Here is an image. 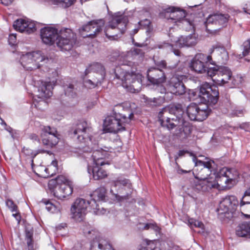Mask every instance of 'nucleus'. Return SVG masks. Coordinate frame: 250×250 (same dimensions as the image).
I'll use <instances>...</instances> for the list:
<instances>
[{
    "mask_svg": "<svg viewBox=\"0 0 250 250\" xmlns=\"http://www.w3.org/2000/svg\"><path fill=\"white\" fill-rule=\"evenodd\" d=\"M88 205H90L95 210L94 212L97 215L104 214L106 211L103 208L100 209L99 204L96 203L95 199L89 202L83 198H77L71 207L70 211L72 218L77 221L83 220L86 213V209Z\"/></svg>",
    "mask_w": 250,
    "mask_h": 250,
    "instance_id": "obj_7",
    "label": "nucleus"
},
{
    "mask_svg": "<svg viewBox=\"0 0 250 250\" xmlns=\"http://www.w3.org/2000/svg\"><path fill=\"white\" fill-rule=\"evenodd\" d=\"M183 114L181 104L166 106L159 112V121L162 126L171 129L176 125H179V124L183 123Z\"/></svg>",
    "mask_w": 250,
    "mask_h": 250,
    "instance_id": "obj_3",
    "label": "nucleus"
},
{
    "mask_svg": "<svg viewBox=\"0 0 250 250\" xmlns=\"http://www.w3.org/2000/svg\"><path fill=\"white\" fill-rule=\"evenodd\" d=\"M148 104L152 106H158L161 105L165 102V98L162 97L158 98H149L147 100Z\"/></svg>",
    "mask_w": 250,
    "mask_h": 250,
    "instance_id": "obj_40",
    "label": "nucleus"
},
{
    "mask_svg": "<svg viewBox=\"0 0 250 250\" xmlns=\"http://www.w3.org/2000/svg\"><path fill=\"white\" fill-rule=\"evenodd\" d=\"M38 94H37V96L38 97V98L41 99L40 100H38L37 99H35L33 102V104L35 107L37 108L42 110L44 109V108L47 106V103L42 99L45 98V97H40L39 95V91H38Z\"/></svg>",
    "mask_w": 250,
    "mask_h": 250,
    "instance_id": "obj_39",
    "label": "nucleus"
},
{
    "mask_svg": "<svg viewBox=\"0 0 250 250\" xmlns=\"http://www.w3.org/2000/svg\"><path fill=\"white\" fill-rule=\"evenodd\" d=\"M64 184H69L65 177L62 175L58 176L55 179H51L48 182V186L50 189L53 188L56 186H60Z\"/></svg>",
    "mask_w": 250,
    "mask_h": 250,
    "instance_id": "obj_33",
    "label": "nucleus"
},
{
    "mask_svg": "<svg viewBox=\"0 0 250 250\" xmlns=\"http://www.w3.org/2000/svg\"><path fill=\"white\" fill-rule=\"evenodd\" d=\"M105 152L103 150H94L92 157L93 160V164L103 166L105 163L102 160L104 157Z\"/></svg>",
    "mask_w": 250,
    "mask_h": 250,
    "instance_id": "obj_32",
    "label": "nucleus"
},
{
    "mask_svg": "<svg viewBox=\"0 0 250 250\" xmlns=\"http://www.w3.org/2000/svg\"><path fill=\"white\" fill-rule=\"evenodd\" d=\"M220 63L222 64H226L229 60V54L226 49L220 46Z\"/></svg>",
    "mask_w": 250,
    "mask_h": 250,
    "instance_id": "obj_42",
    "label": "nucleus"
},
{
    "mask_svg": "<svg viewBox=\"0 0 250 250\" xmlns=\"http://www.w3.org/2000/svg\"><path fill=\"white\" fill-rule=\"evenodd\" d=\"M83 233L86 235L87 236H88V235L92 233L94 234L95 233V231L93 230H88V229H83Z\"/></svg>",
    "mask_w": 250,
    "mask_h": 250,
    "instance_id": "obj_59",
    "label": "nucleus"
},
{
    "mask_svg": "<svg viewBox=\"0 0 250 250\" xmlns=\"http://www.w3.org/2000/svg\"><path fill=\"white\" fill-rule=\"evenodd\" d=\"M179 125H176L177 128L176 130L174 135L178 139L181 141L188 138L191 133V127L188 125V123L183 122V124H179Z\"/></svg>",
    "mask_w": 250,
    "mask_h": 250,
    "instance_id": "obj_24",
    "label": "nucleus"
},
{
    "mask_svg": "<svg viewBox=\"0 0 250 250\" xmlns=\"http://www.w3.org/2000/svg\"><path fill=\"white\" fill-rule=\"evenodd\" d=\"M90 130L87 123L83 121L77 123L73 129V137L76 138L78 142L86 144V146H82L78 149L77 152L81 155L83 152H91L96 147V146H92L91 138L88 135Z\"/></svg>",
    "mask_w": 250,
    "mask_h": 250,
    "instance_id": "obj_8",
    "label": "nucleus"
},
{
    "mask_svg": "<svg viewBox=\"0 0 250 250\" xmlns=\"http://www.w3.org/2000/svg\"><path fill=\"white\" fill-rule=\"evenodd\" d=\"M54 195L60 199H63L71 195L73 188L69 184H64L60 186H56L53 188Z\"/></svg>",
    "mask_w": 250,
    "mask_h": 250,
    "instance_id": "obj_23",
    "label": "nucleus"
},
{
    "mask_svg": "<svg viewBox=\"0 0 250 250\" xmlns=\"http://www.w3.org/2000/svg\"><path fill=\"white\" fill-rule=\"evenodd\" d=\"M243 78L240 75H237L233 78L232 83L234 85L238 86L243 82Z\"/></svg>",
    "mask_w": 250,
    "mask_h": 250,
    "instance_id": "obj_49",
    "label": "nucleus"
},
{
    "mask_svg": "<svg viewBox=\"0 0 250 250\" xmlns=\"http://www.w3.org/2000/svg\"><path fill=\"white\" fill-rule=\"evenodd\" d=\"M49 81L41 82L38 87L39 96L40 97L49 98L52 95V90L57 82L58 76V72L55 69H50L48 71Z\"/></svg>",
    "mask_w": 250,
    "mask_h": 250,
    "instance_id": "obj_14",
    "label": "nucleus"
},
{
    "mask_svg": "<svg viewBox=\"0 0 250 250\" xmlns=\"http://www.w3.org/2000/svg\"><path fill=\"white\" fill-rule=\"evenodd\" d=\"M29 138L33 141H39V138L38 136L35 134H31L29 135Z\"/></svg>",
    "mask_w": 250,
    "mask_h": 250,
    "instance_id": "obj_57",
    "label": "nucleus"
},
{
    "mask_svg": "<svg viewBox=\"0 0 250 250\" xmlns=\"http://www.w3.org/2000/svg\"><path fill=\"white\" fill-rule=\"evenodd\" d=\"M117 186L120 187L122 186H127L128 188H130L131 185L130 183H129V181L127 180H119L113 182L111 188L113 187L115 188ZM110 192L114 196L115 198L119 202H122L129 198L130 194L128 193L126 195L120 196L117 193H114L112 188H111Z\"/></svg>",
    "mask_w": 250,
    "mask_h": 250,
    "instance_id": "obj_25",
    "label": "nucleus"
},
{
    "mask_svg": "<svg viewBox=\"0 0 250 250\" xmlns=\"http://www.w3.org/2000/svg\"><path fill=\"white\" fill-rule=\"evenodd\" d=\"M138 30H139V28H134L133 30V31H132V33H131V35H135V34H136L138 32Z\"/></svg>",
    "mask_w": 250,
    "mask_h": 250,
    "instance_id": "obj_64",
    "label": "nucleus"
},
{
    "mask_svg": "<svg viewBox=\"0 0 250 250\" xmlns=\"http://www.w3.org/2000/svg\"><path fill=\"white\" fill-rule=\"evenodd\" d=\"M58 30L51 27H45L41 30V36L42 42L47 45H52L58 38Z\"/></svg>",
    "mask_w": 250,
    "mask_h": 250,
    "instance_id": "obj_20",
    "label": "nucleus"
},
{
    "mask_svg": "<svg viewBox=\"0 0 250 250\" xmlns=\"http://www.w3.org/2000/svg\"><path fill=\"white\" fill-rule=\"evenodd\" d=\"M106 192V190L104 187H100L97 188L92 195L94 197L93 199H95L96 202V200L99 201L104 200L105 197Z\"/></svg>",
    "mask_w": 250,
    "mask_h": 250,
    "instance_id": "obj_37",
    "label": "nucleus"
},
{
    "mask_svg": "<svg viewBox=\"0 0 250 250\" xmlns=\"http://www.w3.org/2000/svg\"><path fill=\"white\" fill-rule=\"evenodd\" d=\"M121 109H124L122 105H116L113 109L114 115L108 116L105 119L104 123L105 130L116 133L125 130V125L129 124L134 115L133 113H130L127 117L126 115L119 112Z\"/></svg>",
    "mask_w": 250,
    "mask_h": 250,
    "instance_id": "obj_4",
    "label": "nucleus"
},
{
    "mask_svg": "<svg viewBox=\"0 0 250 250\" xmlns=\"http://www.w3.org/2000/svg\"><path fill=\"white\" fill-rule=\"evenodd\" d=\"M249 203H250V188L245 192L240 204V207H243Z\"/></svg>",
    "mask_w": 250,
    "mask_h": 250,
    "instance_id": "obj_44",
    "label": "nucleus"
},
{
    "mask_svg": "<svg viewBox=\"0 0 250 250\" xmlns=\"http://www.w3.org/2000/svg\"><path fill=\"white\" fill-rule=\"evenodd\" d=\"M85 75L88 76L91 79L84 82L86 86L94 88L100 84L105 76V71L104 66L100 63L95 62L88 66L85 71Z\"/></svg>",
    "mask_w": 250,
    "mask_h": 250,
    "instance_id": "obj_10",
    "label": "nucleus"
},
{
    "mask_svg": "<svg viewBox=\"0 0 250 250\" xmlns=\"http://www.w3.org/2000/svg\"><path fill=\"white\" fill-rule=\"evenodd\" d=\"M46 153L48 154H51V153L50 151L45 150L42 149H38V150H37L36 151H35V154H34V155L36 156L37 155H38L39 153Z\"/></svg>",
    "mask_w": 250,
    "mask_h": 250,
    "instance_id": "obj_55",
    "label": "nucleus"
},
{
    "mask_svg": "<svg viewBox=\"0 0 250 250\" xmlns=\"http://www.w3.org/2000/svg\"><path fill=\"white\" fill-rule=\"evenodd\" d=\"M13 27L15 30L21 32H26L30 34L36 30L34 22L26 21L23 19H18L14 22Z\"/></svg>",
    "mask_w": 250,
    "mask_h": 250,
    "instance_id": "obj_21",
    "label": "nucleus"
},
{
    "mask_svg": "<svg viewBox=\"0 0 250 250\" xmlns=\"http://www.w3.org/2000/svg\"><path fill=\"white\" fill-rule=\"evenodd\" d=\"M104 24V22L102 19L91 21L83 25L79 31L84 37H94L102 31Z\"/></svg>",
    "mask_w": 250,
    "mask_h": 250,
    "instance_id": "obj_16",
    "label": "nucleus"
},
{
    "mask_svg": "<svg viewBox=\"0 0 250 250\" xmlns=\"http://www.w3.org/2000/svg\"><path fill=\"white\" fill-rule=\"evenodd\" d=\"M14 0H0V3L4 5L8 6L10 5Z\"/></svg>",
    "mask_w": 250,
    "mask_h": 250,
    "instance_id": "obj_56",
    "label": "nucleus"
},
{
    "mask_svg": "<svg viewBox=\"0 0 250 250\" xmlns=\"http://www.w3.org/2000/svg\"><path fill=\"white\" fill-rule=\"evenodd\" d=\"M8 42L10 45H15L17 42L16 35L15 34H12L10 35L9 37Z\"/></svg>",
    "mask_w": 250,
    "mask_h": 250,
    "instance_id": "obj_50",
    "label": "nucleus"
},
{
    "mask_svg": "<svg viewBox=\"0 0 250 250\" xmlns=\"http://www.w3.org/2000/svg\"><path fill=\"white\" fill-rule=\"evenodd\" d=\"M90 246L91 250L96 249L110 250L112 249L111 245L104 240L94 239L91 242Z\"/></svg>",
    "mask_w": 250,
    "mask_h": 250,
    "instance_id": "obj_30",
    "label": "nucleus"
},
{
    "mask_svg": "<svg viewBox=\"0 0 250 250\" xmlns=\"http://www.w3.org/2000/svg\"><path fill=\"white\" fill-rule=\"evenodd\" d=\"M74 86L72 84H70L67 88L65 90V94L69 95V93L73 89Z\"/></svg>",
    "mask_w": 250,
    "mask_h": 250,
    "instance_id": "obj_58",
    "label": "nucleus"
},
{
    "mask_svg": "<svg viewBox=\"0 0 250 250\" xmlns=\"http://www.w3.org/2000/svg\"><path fill=\"white\" fill-rule=\"evenodd\" d=\"M15 218L16 219V220L18 221V224H20L21 219V217L20 214L16 215Z\"/></svg>",
    "mask_w": 250,
    "mask_h": 250,
    "instance_id": "obj_62",
    "label": "nucleus"
},
{
    "mask_svg": "<svg viewBox=\"0 0 250 250\" xmlns=\"http://www.w3.org/2000/svg\"><path fill=\"white\" fill-rule=\"evenodd\" d=\"M177 9V7L174 6H170L166 8L164 10V14L165 18L168 20H171L173 23H175V10Z\"/></svg>",
    "mask_w": 250,
    "mask_h": 250,
    "instance_id": "obj_36",
    "label": "nucleus"
},
{
    "mask_svg": "<svg viewBox=\"0 0 250 250\" xmlns=\"http://www.w3.org/2000/svg\"><path fill=\"white\" fill-rule=\"evenodd\" d=\"M186 13L184 10L180 9L179 8L177 7L175 10V23L181 21L183 24L185 25L189 24L191 28H193V25L191 21H188L187 19H185L186 17Z\"/></svg>",
    "mask_w": 250,
    "mask_h": 250,
    "instance_id": "obj_31",
    "label": "nucleus"
},
{
    "mask_svg": "<svg viewBox=\"0 0 250 250\" xmlns=\"http://www.w3.org/2000/svg\"><path fill=\"white\" fill-rule=\"evenodd\" d=\"M155 65L158 67V68H166V69H173L175 68L176 66V64H174L173 65H168V66H167V62L165 60H161V61H155Z\"/></svg>",
    "mask_w": 250,
    "mask_h": 250,
    "instance_id": "obj_45",
    "label": "nucleus"
},
{
    "mask_svg": "<svg viewBox=\"0 0 250 250\" xmlns=\"http://www.w3.org/2000/svg\"><path fill=\"white\" fill-rule=\"evenodd\" d=\"M229 18V16L228 14L220 13V26L222 27L226 26Z\"/></svg>",
    "mask_w": 250,
    "mask_h": 250,
    "instance_id": "obj_47",
    "label": "nucleus"
},
{
    "mask_svg": "<svg viewBox=\"0 0 250 250\" xmlns=\"http://www.w3.org/2000/svg\"><path fill=\"white\" fill-rule=\"evenodd\" d=\"M138 24L140 26L145 27L149 26L150 24V21L147 19H145L138 22Z\"/></svg>",
    "mask_w": 250,
    "mask_h": 250,
    "instance_id": "obj_52",
    "label": "nucleus"
},
{
    "mask_svg": "<svg viewBox=\"0 0 250 250\" xmlns=\"http://www.w3.org/2000/svg\"><path fill=\"white\" fill-rule=\"evenodd\" d=\"M43 131V134H42V137L44 146L48 147H52L57 144L59 138L56 128L47 126L44 127Z\"/></svg>",
    "mask_w": 250,
    "mask_h": 250,
    "instance_id": "obj_17",
    "label": "nucleus"
},
{
    "mask_svg": "<svg viewBox=\"0 0 250 250\" xmlns=\"http://www.w3.org/2000/svg\"><path fill=\"white\" fill-rule=\"evenodd\" d=\"M53 166L55 168H56L57 167V161L56 160L53 161L51 163V165L50 167Z\"/></svg>",
    "mask_w": 250,
    "mask_h": 250,
    "instance_id": "obj_63",
    "label": "nucleus"
},
{
    "mask_svg": "<svg viewBox=\"0 0 250 250\" xmlns=\"http://www.w3.org/2000/svg\"><path fill=\"white\" fill-rule=\"evenodd\" d=\"M128 21V15L125 12H118L110 15L104 29L106 37L110 40H117L119 36L125 31Z\"/></svg>",
    "mask_w": 250,
    "mask_h": 250,
    "instance_id": "obj_5",
    "label": "nucleus"
},
{
    "mask_svg": "<svg viewBox=\"0 0 250 250\" xmlns=\"http://www.w3.org/2000/svg\"><path fill=\"white\" fill-rule=\"evenodd\" d=\"M246 7H244L243 9L245 12L247 13L250 15V2H249L248 4H247Z\"/></svg>",
    "mask_w": 250,
    "mask_h": 250,
    "instance_id": "obj_60",
    "label": "nucleus"
},
{
    "mask_svg": "<svg viewBox=\"0 0 250 250\" xmlns=\"http://www.w3.org/2000/svg\"><path fill=\"white\" fill-rule=\"evenodd\" d=\"M22 152L25 156L29 157V158L31 159V165L33 166V158L36 157V156L34 155V154H35V151H33L32 150L29 148L23 147Z\"/></svg>",
    "mask_w": 250,
    "mask_h": 250,
    "instance_id": "obj_46",
    "label": "nucleus"
},
{
    "mask_svg": "<svg viewBox=\"0 0 250 250\" xmlns=\"http://www.w3.org/2000/svg\"><path fill=\"white\" fill-rule=\"evenodd\" d=\"M209 62L210 64H213L210 56L198 53L192 60L190 67L195 72L203 74L206 73Z\"/></svg>",
    "mask_w": 250,
    "mask_h": 250,
    "instance_id": "obj_15",
    "label": "nucleus"
},
{
    "mask_svg": "<svg viewBox=\"0 0 250 250\" xmlns=\"http://www.w3.org/2000/svg\"><path fill=\"white\" fill-rule=\"evenodd\" d=\"M76 34L69 28H62L59 32L56 43L62 51H69L74 46L76 42Z\"/></svg>",
    "mask_w": 250,
    "mask_h": 250,
    "instance_id": "obj_12",
    "label": "nucleus"
},
{
    "mask_svg": "<svg viewBox=\"0 0 250 250\" xmlns=\"http://www.w3.org/2000/svg\"><path fill=\"white\" fill-rule=\"evenodd\" d=\"M145 52L141 49L133 47L126 53L127 57L131 56L134 59L142 60L144 57Z\"/></svg>",
    "mask_w": 250,
    "mask_h": 250,
    "instance_id": "obj_35",
    "label": "nucleus"
},
{
    "mask_svg": "<svg viewBox=\"0 0 250 250\" xmlns=\"http://www.w3.org/2000/svg\"><path fill=\"white\" fill-rule=\"evenodd\" d=\"M101 165L93 164V166L88 167V172L93 174V178L96 180L105 178L107 174L105 170L100 167Z\"/></svg>",
    "mask_w": 250,
    "mask_h": 250,
    "instance_id": "obj_26",
    "label": "nucleus"
},
{
    "mask_svg": "<svg viewBox=\"0 0 250 250\" xmlns=\"http://www.w3.org/2000/svg\"><path fill=\"white\" fill-rule=\"evenodd\" d=\"M147 78L150 83L159 85L165 83L166 77L164 72L160 68L151 67L147 70Z\"/></svg>",
    "mask_w": 250,
    "mask_h": 250,
    "instance_id": "obj_19",
    "label": "nucleus"
},
{
    "mask_svg": "<svg viewBox=\"0 0 250 250\" xmlns=\"http://www.w3.org/2000/svg\"><path fill=\"white\" fill-rule=\"evenodd\" d=\"M33 229L26 228L25 229V239L29 249H31L33 248Z\"/></svg>",
    "mask_w": 250,
    "mask_h": 250,
    "instance_id": "obj_38",
    "label": "nucleus"
},
{
    "mask_svg": "<svg viewBox=\"0 0 250 250\" xmlns=\"http://www.w3.org/2000/svg\"><path fill=\"white\" fill-rule=\"evenodd\" d=\"M246 206H244L242 208V209H247L249 212H250V203L247 204L245 205Z\"/></svg>",
    "mask_w": 250,
    "mask_h": 250,
    "instance_id": "obj_61",
    "label": "nucleus"
},
{
    "mask_svg": "<svg viewBox=\"0 0 250 250\" xmlns=\"http://www.w3.org/2000/svg\"><path fill=\"white\" fill-rule=\"evenodd\" d=\"M185 153H186V151H185L184 150H180L178 152L177 154L175 156V163H176V165L178 166V164L177 163V160H178V159L179 157L184 156L185 155Z\"/></svg>",
    "mask_w": 250,
    "mask_h": 250,
    "instance_id": "obj_53",
    "label": "nucleus"
},
{
    "mask_svg": "<svg viewBox=\"0 0 250 250\" xmlns=\"http://www.w3.org/2000/svg\"><path fill=\"white\" fill-rule=\"evenodd\" d=\"M243 113V110L236 109V110H232L231 114L233 116H239L242 115Z\"/></svg>",
    "mask_w": 250,
    "mask_h": 250,
    "instance_id": "obj_54",
    "label": "nucleus"
},
{
    "mask_svg": "<svg viewBox=\"0 0 250 250\" xmlns=\"http://www.w3.org/2000/svg\"><path fill=\"white\" fill-rule=\"evenodd\" d=\"M238 172L234 168L223 167L220 169V190H228L234 187L238 182Z\"/></svg>",
    "mask_w": 250,
    "mask_h": 250,
    "instance_id": "obj_13",
    "label": "nucleus"
},
{
    "mask_svg": "<svg viewBox=\"0 0 250 250\" xmlns=\"http://www.w3.org/2000/svg\"><path fill=\"white\" fill-rule=\"evenodd\" d=\"M201 102L204 104H196L192 103L187 108V113L188 118L192 121H203L205 120L209 114L210 110L208 106L213 105L215 104H210L208 102H205L199 96Z\"/></svg>",
    "mask_w": 250,
    "mask_h": 250,
    "instance_id": "obj_11",
    "label": "nucleus"
},
{
    "mask_svg": "<svg viewBox=\"0 0 250 250\" xmlns=\"http://www.w3.org/2000/svg\"><path fill=\"white\" fill-rule=\"evenodd\" d=\"M219 21V15L214 14L210 15L206 21V30L210 33H216L217 30L213 27L214 25H217Z\"/></svg>",
    "mask_w": 250,
    "mask_h": 250,
    "instance_id": "obj_29",
    "label": "nucleus"
},
{
    "mask_svg": "<svg viewBox=\"0 0 250 250\" xmlns=\"http://www.w3.org/2000/svg\"><path fill=\"white\" fill-rule=\"evenodd\" d=\"M115 80L117 83L131 92H139L141 89L142 76L139 73L126 70L121 66H116L114 70Z\"/></svg>",
    "mask_w": 250,
    "mask_h": 250,
    "instance_id": "obj_2",
    "label": "nucleus"
},
{
    "mask_svg": "<svg viewBox=\"0 0 250 250\" xmlns=\"http://www.w3.org/2000/svg\"><path fill=\"white\" fill-rule=\"evenodd\" d=\"M6 205L12 212L17 211L18 207L12 200H7L6 201Z\"/></svg>",
    "mask_w": 250,
    "mask_h": 250,
    "instance_id": "obj_48",
    "label": "nucleus"
},
{
    "mask_svg": "<svg viewBox=\"0 0 250 250\" xmlns=\"http://www.w3.org/2000/svg\"><path fill=\"white\" fill-rule=\"evenodd\" d=\"M171 42L175 43V45L179 47L184 46H192L195 45L197 42L195 35H189L187 36H181L177 38L172 36Z\"/></svg>",
    "mask_w": 250,
    "mask_h": 250,
    "instance_id": "obj_22",
    "label": "nucleus"
},
{
    "mask_svg": "<svg viewBox=\"0 0 250 250\" xmlns=\"http://www.w3.org/2000/svg\"><path fill=\"white\" fill-rule=\"evenodd\" d=\"M245 57V60L250 61V41L248 40L244 43V50L242 52V57ZM242 58V57H240Z\"/></svg>",
    "mask_w": 250,
    "mask_h": 250,
    "instance_id": "obj_41",
    "label": "nucleus"
},
{
    "mask_svg": "<svg viewBox=\"0 0 250 250\" xmlns=\"http://www.w3.org/2000/svg\"><path fill=\"white\" fill-rule=\"evenodd\" d=\"M183 75H174L170 79L168 88L170 92L175 95H181L185 93V86L182 82Z\"/></svg>",
    "mask_w": 250,
    "mask_h": 250,
    "instance_id": "obj_18",
    "label": "nucleus"
},
{
    "mask_svg": "<svg viewBox=\"0 0 250 250\" xmlns=\"http://www.w3.org/2000/svg\"><path fill=\"white\" fill-rule=\"evenodd\" d=\"M236 234L240 237L249 238L248 222L240 224L236 229Z\"/></svg>",
    "mask_w": 250,
    "mask_h": 250,
    "instance_id": "obj_34",
    "label": "nucleus"
},
{
    "mask_svg": "<svg viewBox=\"0 0 250 250\" xmlns=\"http://www.w3.org/2000/svg\"><path fill=\"white\" fill-rule=\"evenodd\" d=\"M219 67L217 66L208 67L206 72L208 75L212 78L213 83L210 85L206 83L202 85L199 91V96L203 101L210 104H216L218 100L219 89L218 80L213 77L218 73Z\"/></svg>",
    "mask_w": 250,
    "mask_h": 250,
    "instance_id": "obj_6",
    "label": "nucleus"
},
{
    "mask_svg": "<svg viewBox=\"0 0 250 250\" xmlns=\"http://www.w3.org/2000/svg\"><path fill=\"white\" fill-rule=\"evenodd\" d=\"M196 169L195 178L200 180H207L208 187L218 189L219 184V172L216 168L217 166L213 160L203 161L198 160L196 157L193 158Z\"/></svg>",
    "mask_w": 250,
    "mask_h": 250,
    "instance_id": "obj_1",
    "label": "nucleus"
},
{
    "mask_svg": "<svg viewBox=\"0 0 250 250\" xmlns=\"http://www.w3.org/2000/svg\"><path fill=\"white\" fill-rule=\"evenodd\" d=\"M232 72L226 66H220V86L224 85L231 79Z\"/></svg>",
    "mask_w": 250,
    "mask_h": 250,
    "instance_id": "obj_27",
    "label": "nucleus"
},
{
    "mask_svg": "<svg viewBox=\"0 0 250 250\" xmlns=\"http://www.w3.org/2000/svg\"><path fill=\"white\" fill-rule=\"evenodd\" d=\"M52 58L43 55L41 51H33L22 55L21 63L27 70H33L39 68L44 64L51 61Z\"/></svg>",
    "mask_w": 250,
    "mask_h": 250,
    "instance_id": "obj_9",
    "label": "nucleus"
},
{
    "mask_svg": "<svg viewBox=\"0 0 250 250\" xmlns=\"http://www.w3.org/2000/svg\"><path fill=\"white\" fill-rule=\"evenodd\" d=\"M239 204V201L237 198L233 195L226 196L220 201V208L224 207V212L228 210L230 206H236Z\"/></svg>",
    "mask_w": 250,
    "mask_h": 250,
    "instance_id": "obj_28",
    "label": "nucleus"
},
{
    "mask_svg": "<svg viewBox=\"0 0 250 250\" xmlns=\"http://www.w3.org/2000/svg\"><path fill=\"white\" fill-rule=\"evenodd\" d=\"M45 208L48 211L53 212L55 209V207L51 203L47 201L45 203Z\"/></svg>",
    "mask_w": 250,
    "mask_h": 250,
    "instance_id": "obj_51",
    "label": "nucleus"
},
{
    "mask_svg": "<svg viewBox=\"0 0 250 250\" xmlns=\"http://www.w3.org/2000/svg\"><path fill=\"white\" fill-rule=\"evenodd\" d=\"M188 223L191 227L194 226L195 227L200 228L201 229V231H199L198 232L203 233L204 232V225L202 222L196 220L194 219H190L188 220Z\"/></svg>",
    "mask_w": 250,
    "mask_h": 250,
    "instance_id": "obj_43",
    "label": "nucleus"
}]
</instances>
